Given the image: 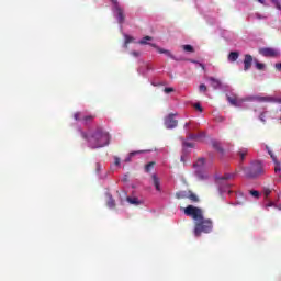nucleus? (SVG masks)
Wrapping results in <instances>:
<instances>
[{
	"instance_id": "nucleus-40",
	"label": "nucleus",
	"mask_w": 281,
	"mask_h": 281,
	"mask_svg": "<svg viewBox=\"0 0 281 281\" xmlns=\"http://www.w3.org/2000/svg\"><path fill=\"white\" fill-rule=\"evenodd\" d=\"M184 146H188L189 148H192V144H190V143H184Z\"/></svg>"
},
{
	"instance_id": "nucleus-16",
	"label": "nucleus",
	"mask_w": 281,
	"mask_h": 281,
	"mask_svg": "<svg viewBox=\"0 0 281 281\" xmlns=\"http://www.w3.org/2000/svg\"><path fill=\"white\" fill-rule=\"evenodd\" d=\"M131 43H135V37L124 34V47H128Z\"/></svg>"
},
{
	"instance_id": "nucleus-41",
	"label": "nucleus",
	"mask_w": 281,
	"mask_h": 281,
	"mask_svg": "<svg viewBox=\"0 0 281 281\" xmlns=\"http://www.w3.org/2000/svg\"><path fill=\"white\" fill-rule=\"evenodd\" d=\"M239 155H240L241 159H245V153L244 151L239 153Z\"/></svg>"
},
{
	"instance_id": "nucleus-9",
	"label": "nucleus",
	"mask_w": 281,
	"mask_h": 281,
	"mask_svg": "<svg viewBox=\"0 0 281 281\" xmlns=\"http://www.w3.org/2000/svg\"><path fill=\"white\" fill-rule=\"evenodd\" d=\"M150 46L154 47V49H156L158 54H164L165 56H167V58L175 59V55H172V53L169 49L159 47L157 44H150Z\"/></svg>"
},
{
	"instance_id": "nucleus-14",
	"label": "nucleus",
	"mask_w": 281,
	"mask_h": 281,
	"mask_svg": "<svg viewBox=\"0 0 281 281\" xmlns=\"http://www.w3.org/2000/svg\"><path fill=\"white\" fill-rule=\"evenodd\" d=\"M74 119L76 121L83 120V122H88L89 120H91V116H86L85 114L77 112V113H75Z\"/></svg>"
},
{
	"instance_id": "nucleus-8",
	"label": "nucleus",
	"mask_w": 281,
	"mask_h": 281,
	"mask_svg": "<svg viewBox=\"0 0 281 281\" xmlns=\"http://www.w3.org/2000/svg\"><path fill=\"white\" fill-rule=\"evenodd\" d=\"M178 121L175 119V114H169L165 117L166 128H177Z\"/></svg>"
},
{
	"instance_id": "nucleus-4",
	"label": "nucleus",
	"mask_w": 281,
	"mask_h": 281,
	"mask_svg": "<svg viewBox=\"0 0 281 281\" xmlns=\"http://www.w3.org/2000/svg\"><path fill=\"white\" fill-rule=\"evenodd\" d=\"M259 54L261 56H265L266 58H276V56L280 55V50H278L277 48L265 47L259 48Z\"/></svg>"
},
{
	"instance_id": "nucleus-17",
	"label": "nucleus",
	"mask_w": 281,
	"mask_h": 281,
	"mask_svg": "<svg viewBox=\"0 0 281 281\" xmlns=\"http://www.w3.org/2000/svg\"><path fill=\"white\" fill-rule=\"evenodd\" d=\"M210 82H211V87H213V89H218V87H221V80L216 79V78H209Z\"/></svg>"
},
{
	"instance_id": "nucleus-33",
	"label": "nucleus",
	"mask_w": 281,
	"mask_h": 281,
	"mask_svg": "<svg viewBox=\"0 0 281 281\" xmlns=\"http://www.w3.org/2000/svg\"><path fill=\"white\" fill-rule=\"evenodd\" d=\"M229 187H226V189H223V187L220 188V194H223L225 192H229V190H227Z\"/></svg>"
},
{
	"instance_id": "nucleus-15",
	"label": "nucleus",
	"mask_w": 281,
	"mask_h": 281,
	"mask_svg": "<svg viewBox=\"0 0 281 281\" xmlns=\"http://www.w3.org/2000/svg\"><path fill=\"white\" fill-rule=\"evenodd\" d=\"M127 203H130V205H142V200H139V198H127Z\"/></svg>"
},
{
	"instance_id": "nucleus-43",
	"label": "nucleus",
	"mask_w": 281,
	"mask_h": 281,
	"mask_svg": "<svg viewBox=\"0 0 281 281\" xmlns=\"http://www.w3.org/2000/svg\"><path fill=\"white\" fill-rule=\"evenodd\" d=\"M200 65V67H202V69H203V65L202 64H199Z\"/></svg>"
},
{
	"instance_id": "nucleus-35",
	"label": "nucleus",
	"mask_w": 281,
	"mask_h": 281,
	"mask_svg": "<svg viewBox=\"0 0 281 281\" xmlns=\"http://www.w3.org/2000/svg\"><path fill=\"white\" fill-rule=\"evenodd\" d=\"M175 91L173 88H165V93H172Z\"/></svg>"
},
{
	"instance_id": "nucleus-5",
	"label": "nucleus",
	"mask_w": 281,
	"mask_h": 281,
	"mask_svg": "<svg viewBox=\"0 0 281 281\" xmlns=\"http://www.w3.org/2000/svg\"><path fill=\"white\" fill-rule=\"evenodd\" d=\"M113 3V12H114V16H116L119 23H123L124 22V13L122 11V8H120V4H117L116 0H112Z\"/></svg>"
},
{
	"instance_id": "nucleus-27",
	"label": "nucleus",
	"mask_w": 281,
	"mask_h": 281,
	"mask_svg": "<svg viewBox=\"0 0 281 281\" xmlns=\"http://www.w3.org/2000/svg\"><path fill=\"white\" fill-rule=\"evenodd\" d=\"M131 56L134 58H139L142 56V53L139 50H133L131 52Z\"/></svg>"
},
{
	"instance_id": "nucleus-7",
	"label": "nucleus",
	"mask_w": 281,
	"mask_h": 281,
	"mask_svg": "<svg viewBox=\"0 0 281 281\" xmlns=\"http://www.w3.org/2000/svg\"><path fill=\"white\" fill-rule=\"evenodd\" d=\"M268 153H269V155H270V157H271V159L274 164V172L281 179V162L278 160V158H276V155H273L272 150L268 149Z\"/></svg>"
},
{
	"instance_id": "nucleus-30",
	"label": "nucleus",
	"mask_w": 281,
	"mask_h": 281,
	"mask_svg": "<svg viewBox=\"0 0 281 281\" xmlns=\"http://www.w3.org/2000/svg\"><path fill=\"white\" fill-rule=\"evenodd\" d=\"M121 161H122V160L120 159V157L114 156V166L120 167Z\"/></svg>"
},
{
	"instance_id": "nucleus-29",
	"label": "nucleus",
	"mask_w": 281,
	"mask_h": 281,
	"mask_svg": "<svg viewBox=\"0 0 281 281\" xmlns=\"http://www.w3.org/2000/svg\"><path fill=\"white\" fill-rule=\"evenodd\" d=\"M199 91H200L201 93H205V91H207V87L202 83V85H200V87H199Z\"/></svg>"
},
{
	"instance_id": "nucleus-23",
	"label": "nucleus",
	"mask_w": 281,
	"mask_h": 281,
	"mask_svg": "<svg viewBox=\"0 0 281 281\" xmlns=\"http://www.w3.org/2000/svg\"><path fill=\"white\" fill-rule=\"evenodd\" d=\"M259 102H273V98L271 97H258L256 98Z\"/></svg>"
},
{
	"instance_id": "nucleus-34",
	"label": "nucleus",
	"mask_w": 281,
	"mask_h": 281,
	"mask_svg": "<svg viewBox=\"0 0 281 281\" xmlns=\"http://www.w3.org/2000/svg\"><path fill=\"white\" fill-rule=\"evenodd\" d=\"M267 207H278V206L276 205V203L269 202L268 204H266V209Z\"/></svg>"
},
{
	"instance_id": "nucleus-26",
	"label": "nucleus",
	"mask_w": 281,
	"mask_h": 281,
	"mask_svg": "<svg viewBox=\"0 0 281 281\" xmlns=\"http://www.w3.org/2000/svg\"><path fill=\"white\" fill-rule=\"evenodd\" d=\"M182 49L184 52H191V53L194 52V48L192 47V45H183Z\"/></svg>"
},
{
	"instance_id": "nucleus-25",
	"label": "nucleus",
	"mask_w": 281,
	"mask_h": 281,
	"mask_svg": "<svg viewBox=\"0 0 281 281\" xmlns=\"http://www.w3.org/2000/svg\"><path fill=\"white\" fill-rule=\"evenodd\" d=\"M153 168H155V162H149L148 165H146L145 170L146 172H150Z\"/></svg>"
},
{
	"instance_id": "nucleus-36",
	"label": "nucleus",
	"mask_w": 281,
	"mask_h": 281,
	"mask_svg": "<svg viewBox=\"0 0 281 281\" xmlns=\"http://www.w3.org/2000/svg\"><path fill=\"white\" fill-rule=\"evenodd\" d=\"M256 19H267V15H261L260 13H256Z\"/></svg>"
},
{
	"instance_id": "nucleus-37",
	"label": "nucleus",
	"mask_w": 281,
	"mask_h": 281,
	"mask_svg": "<svg viewBox=\"0 0 281 281\" xmlns=\"http://www.w3.org/2000/svg\"><path fill=\"white\" fill-rule=\"evenodd\" d=\"M276 69H278L279 71H281V64H276Z\"/></svg>"
},
{
	"instance_id": "nucleus-2",
	"label": "nucleus",
	"mask_w": 281,
	"mask_h": 281,
	"mask_svg": "<svg viewBox=\"0 0 281 281\" xmlns=\"http://www.w3.org/2000/svg\"><path fill=\"white\" fill-rule=\"evenodd\" d=\"M81 135L83 139L88 142L90 148H104V146H109L111 139L108 132L100 130L97 132H89L88 134L81 132Z\"/></svg>"
},
{
	"instance_id": "nucleus-6",
	"label": "nucleus",
	"mask_w": 281,
	"mask_h": 281,
	"mask_svg": "<svg viewBox=\"0 0 281 281\" xmlns=\"http://www.w3.org/2000/svg\"><path fill=\"white\" fill-rule=\"evenodd\" d=\"M258 3H261V5H266V8H269V5H273L276 10H279L281 12V0H256Z\"/></svg>"
},
{
	"instance_id": "nucleus-31",
	"label": "nucleus",
	"mask_w": 281,
	"mask_h": 281,
	"mask_svg": "<svg viewBox=\"0 0 281 281\" xmlns=\"http://www.w3.org/2000/svg\"><path fill=\"white\" fill-rule=\"evenodd\" d=\"M251 196H254L255 199H258V196H260V192L258 191H250Z\"/></svg>"
},
{
	"instance_id": "nucleus-1",
	"label": "nucleus",
	"mask_w": 281,
	"mask_h": 281,
	"mask_svg": "<svg viewBox=\"0 0 281 281\" xmlns=\"http://www.w3.org/2000/svg\"><path fill=\"white\" fill-rule=\"evenodd\" d=\"M184 214L191 216L194 221V236L199 237L202 234H210V232H212V221L203 218V211H201V209L189 205L184 209Z\"/></svg>"
},
{
	"instance_id": "nucleus-19",
	"label": "nucleus",
	"mask_w": 281,
	"mask_h": 281,
	"mask_svg": "<svg viewBox=\"0 0 281 281\" xmlns=\"http://www.w3.org/2000/svg\"><path fill=\"white\" fill-rule=\"evenodd\" d=\"M142 153H144V150H137V151L130 153L128 156L125 158V162L128 164L131 161V159H133V157H135V155H142Z\"/></svg>"
},
{
	"instance_id": "nucleus-11",
	"label": "nucleus",
	"mask_w": 281,
	"mask_h": 281,
	"mask_svg": "<svg viewBox=\"0 0 281 281\" xmlns=\"http://www.w3.org/2000/svg\"><path fill=\"white\" fill-rule=\"evenodd\" d=\"M194 168L198 172V177L200 179H205L206 176H201V173H199V170H203V168H205V159L200 158L196 160V162L194 164Z\"/></svg>"
},
{
	"instance_id": "nucleus-38",
	"label": "nucleus",
	"mask_w": 281,
	"mask_h": 281,
	"mask_svg": "<svg viewBox=\"0 0 281 281\" xmlns=\"http://www.w3.org/2000/svg\"><path fill=\"white\" fill-rule=\"evenodd\" d=\"M234 177V175H226L225 177H224V179H232Z\"/></svg>"
},
{
	"instance_id": "nucleus-13",
	"label": "nucleus",
	"mask_w": 281,
	"mask_h": 281,
	"mask_svg": "<svg viewBox=\"0 0 281 281\" xmlns=\"http://www.w3.org/2000/svg\"><path fill=\"white\" fill-rule=\"evenodd\" d=\"M251 63H254V57H251V55H245V59H244L245 71H248V69H251Z\"/></svg>"
},
{
	"instance_id": "nucleus-3",
	"label": "nucleus",
	"mask_w": 281,
	"mask_h": 281,
	"mask_svg": "<svg viewBox=\"0 0 281 281\" xmlns=\"http://www.w3.org/2000/svg\"><path fill=\"white\" fill-rule=\"evenodd\" d=\"M259 175H265V165L260 161L254 162L250 169H246L247 177H259Z\"/></svg>"
},
{
	"instance_id": "nucleus-42",
	"label": "nucleus",
	"mask_w": 281,
	"mask_h": 281,
	"mask_svg": "<svg viewBox=\"0 0 281 281\" xmlns=\"http://www.w3.org/2000/svg\"><path fill=\"white\" fill-rule=\"evenodd\" d=\"M184 127H186V128H188V123H187V124H184Z\"/></svg>"
},
{
	"instance_id": "nucleus-24",
	"label": "nucleus",
	"mask_w": 281,
	"mask_h": 281,
	"mask_svg": "<svg viewBox=\"0 0 281 281\" xmlns=\"http://www.w3.org/2000/svg\"><path fill=\"white\" fill-rule=\"evenodd\" d=\"M228 102H231L233 106H240V102L236 98L228 97Z\"/></svg>"
},
{
	"instance_id": "nucleus-45",
	"label": "nucleus",
	"mask_w": 281,
	"mask_h": 281,
	"mask_svg": "<svg viewBox=\"0 0 281 281\" xmlns=\"http://www.w3.org/2000/svg\"><path fill=\"white\" fill-rule=\"evenodd\" d=\"M191 63H196V61H194V60H191Z\"/></svg>"
},
{
	"instance_id": "nucleus-10",
	"label": "nucleus",
	"mask_w": 281,
	"mask_h": 281,
	"mask_svg": "<svg viewBox=\"0 0 281 281\" xmlns=\"http://www.w3.org/2000/svg\"><path fill=\"white\" fill-rule=\"evenodd\" d=\"M178 199H190L191 201H199V198L194 193L180 191L176 194Z\"/></svg>"
},
{
	"instance_id": "nucleus-44",
	"label": "nucleus",
	"mask_w": 281,
	"mask_h": 281,
	"mask_svg": "<svg viewBox=\"0 0 281 281\" xmlns=\"http://www.w3.org/2000/svg\"><path fill=\"white\" fill-rule=\"evenodd\" d=\"M279 210H281V205L280 206H277Z\"/></svg>"
},
{
	"instance_id": "nucleus-20",
	"label": "nucleus",
	"mask_w": 281,
	"mask_h": 281,
	"mask_svg": "<svg viewBox=\"0 0 281 281\" xmlns=\"http://www.w3.org/2000/svg\"><path fill=\"white\" fill-rule=\"evenodd\" d=\"M148 41H153L151 36H145L140 41H138L139 45H154L153 43H148Z\"/></svg>"
},
{
	"instance_id": "nucleus-32",
	"label": "nucleus",
	"mask_w": 281,
	"mask_h": 281,
	"mask_svg": "<svg viewBox=\"0 0 281 281\" xmlns=\"http://www.w3.org/2000/svg\"><path fill=\"white\" fill-rule=\"evenodd\" d=\"M263 194H265V196H269V194H271V189L265 188L263 189Z\"/></svg>"
},
{
	"instance_id": "nucleus-21",
	"label": "nucleus",
	"mask_w": 281,
	"mask_h": 281,
	"mask_svg": "<svg viewBox=\"0 0 281 281\" xmlns=\"http://www.w3.org/2000/svg\"><path fill=\"white\" fill-rule=\"evenodd\" d=\"M106 199H108V207L113 209L115 207V201H113V198L111 196V194H106Z\"/></svg>"
},
{
	"instance_id": "nucleus-12",
	"label": "nucleus",
	"mask_w": 281,
	"mask_h": 281,
	"mask_svg": "<svg viewBox=\"0 0 281 281\" xmlns=\"http://www.w3.org/2000/svg\"><path fill=\"white\" fill-rule=\"evenodd\" d=\"M151 183L156 188L157 192H161V180L157 175H151Z\"/></svg>"
},
{
	"instance_id": "nucleus-39",
	"label": "nucleus",
	"mask_w": 281,
	"mask_h": 281,
	"mask_svg": "<svg viewBox=\"0 0 281 281\" xmlns=\"http://www.w3.org/2000/svg\"><path fill=\"white\" fill-rule=\"evenodd\" d=\"M259 120H261V122H265V114H261V115L259 116Z\"/></svg>"
},
{
	"instance_id": "nucleus-18",
	"label": "nucleus",
	"mask_w": 281,
	"mask_h": 281,
	"mask_svg": "<svg viewBox=\"0 0 281 281\" xmlns=\"http://www.w3.org/2000/svg\"><path fill=\"white\" fill-rule=\"evenodd\" d=\"M240 55L238 54V52H232V53H229V55H228V60H229V63H236V60H238V57H239Z\"/></svg>"
},
{
	"instance_id": "nucleus-28",
	"label": "nucleus",
	"mask_w": 281,
	"mask_h": 281,
	"mask_svg": "<svg viewBox=\"0 0 281 281\" xmlns=\"http://www.w3.org/2000/svg\"><path fill=\"white\" fill-rule=\"evenodd\" d=\"M193 108H194L196 111H200V113H203V108L201 106V103H195V104H193Z\"/></svg>"
},
{
	"instance_id": "nucleus-22",
	"label": "nucleus",
	"mask_w": 281,
	"mask_h": 281,
	"mask_svg": "<svg viewBox=\"0 0 281 281\" xmlns=\"http://www.w3.org/2000/svg\"><path fill=\"white\" fill-rule=\"evenodd\" d=\"M254 63H255L256 69H258L259 71H265V67H266L265 64L258 61L257 59H255Z\"/></svg>"
}]
</instances>
